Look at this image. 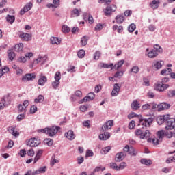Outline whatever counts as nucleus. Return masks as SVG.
I'll use <instances>...</instances> for the list:
<instances>
[{
    "mask_svg": "<svg viewBox=\"0 0 175 175\" xmlns=\"http://www.w3.org/2000/svg\"><path fill=\"white\" fill-rule=\"evenodd\" d=\"M51 44H59L61 43V40L58 37L51 38Z\"/></svg>",
    "mask_w": 175,
    "mask_h": 175,
    "instance_id": "obj_29",
    "label": "nucleus"
},
{
    "mask_svg": "<svg viewBox=\"0 0 175 175\" xmlns=\"http://www.w3.org/2000/svg\"><path fill=\"white\" fill-rule=\"evenodd\" d=\"M18 62H21L22 64H25V62H27V58L24 56H21L18 59Z\"/></svg>",
    "mask_w": 175,
    "mask_h": 175,
    "instance_id": "obj_54",
    "label": "nucleus"
},
{
    "mask_svg": "<svg viewBox=\"0 0 175 175\" xmlns=\"http://www.w3.org/2000/svg\"><path fill=\"white\" fill-rule=\"evenodd\" d=\"M135 29H136V25L134 23H131L129 27H128V31L130 33L134 32Z\"/></svg>",
    "mask_w": 175,
    "mask_h": 175,
    "instance_id": "obj_43",
    "label": "nucleus"
},
{
    "mask_svg": "<svg viewBox=\"0 0 175 175\" xmlns=\"http://www.w3.org/2000/svg\"><path fill=\"white\" fill-rule=\"evenodd\" d=\"M100 68H105V69H109V68H113V64L111 63L110 64H105V63H100Z\"/></svg>",
    "mask_w": 175,
    "mask_h": 175,
    "instance_id": "obj_39",
    "label": "nucleus"
},
{
    "mask_svg": "<svg viewBox=\"0 0 175 175\" xmlns=\"http://www.w3.org/2000/svg\"><path fill=\"white\" fill-rule=\"evenodd\" d=\"M159 0H152V2L149 3V6L153 9V10H155L159 8Z\"/></svg>",
    "mask_w": 175,
    "mask_h": 175,
    "instance_id": "obj_17",
    "label": "nucleus"
},
{
    "mask_svg": "<svg viewBox=\"0 0 175 175\" xmlns=\"http://www.w3.org/2000/svg\"><path fill=\"white\" fill-rule=\"evenodd\" d=\"M29 105V101L27 100H25L23 101V104H19L18 106V111L20 113H24L27 111V107H28Z\"/></svg>",
    "mask_w": 175,
    "mask_h": 175,
    "instance_id": "obj_8",
    "label": "nucleus"
},
{
    "mask_svg": "<svg viewBox=\"0 0 175 175\" xmlns=\"http://www.w3.org/2000/svg\"><path fill=\"white\" fill-rule=\"evenodd\" d=\"M147 142L148 143H151L152 142L154 146H157V144H159V143L162 141L159 138H153V139L149 138L148 139Z\"/></svg>",
    "mask_w": 175,
    "mask_h": 175,
    "instance_id": "obj_24",
    "label": "nucleus"
},
{
    "mask_svg": "<svg viewBox=\"0 0 175 175\" xmlns=\"http://www.w3.org/2000/svg\"><path fill=\"white\" fill-rule=\"evenodd\" d=\"M125 159V154L124 152H120L116 154L115 161L116 162H121V161H124Z\"/></svg>",
    "mask_w": 175,
    "mask_h": 175,
    "instance_id": "obj_18",
    "label": "nucleus"
},
{
    "mask_svg": "<svg viewBox=\"0 0 175 175\" xmlns=\"http://www.w3.org/2000/svg\"><path fill=\"white\" fill-rule=\"evenodd\" d=\"M47 170V167L44 166L40 167L37 171L38 172V174H40L42 173H46V171Z\"/></svg>",
    "mask_w": 175,
    "mask_h": 175,
    "instance_id": "obj_50",
    "label": "nucleus"
},
{
    "mask_svg": "<svg viewBox=\"0 0 175 175\" xmlns=\"http://www.w3.org/2000/svg\"><path fill=\"white\" fill-rule=\"evenodd\" d=\"M167 95L170 98H173V96H175V90H170Z\"/></svg>",
    "mask_w": 175,
    "mask_h": 175,
    "instance_id": "obj_64",
    "label": "nucleus"
},
{
    "mask_svg": "<svg viewBox=\"0 0 175 175\" xmlns=\"http://www.w3.org/2000/svg\"><path fill=\"white\" fill-rule=\"evenodd\" d=\"M111 150V147L110 146H107L104 148L102 149L101 150V154H107V152H109V151H110Z\"/></svg>",
    "mask_w": 175,
    "mask_h": 175,
    "instance_id": "obj_48",
    "label": "nucleus"
},
{
    "mask_svg": "<svg viewBox=\"0 0 175 175\" xmlns=\"http://www.w3.org/2000/svg\"><path fill=\"white\" fill-rule=\"evenodd\" d=\"M154 118H152L140 119L139 125L145 126V128H150V126H151V125L152 124Z\"/></svg>",
    "mask_w": 175,
    "mask_h": 175,
    "instance_id": "obj_3",
    "label": "nucleus"
},
{
    "mask_svg": "<svg viewBox=\"0 0 175 175\" xmlns=\"http://www.w3.org/2000/svg\"><path fill=\"white\" fill-rule=\"evenodd\" d=\"M135 135L137 137H139V139L144 140L146 139H148V137L151 136V132H150L148 130L143 131L142 129H138L135 131Z\"/></svg>",
    "mask_w": 175,
    "mask_h": 175,
    "instance_id": "obj_1",
    "label": "nucleus"
},
{
    "mask_svg": "<svg viewBox=\"0 0 175 175\" xmlns=\"http://www.w3.org/2000/svg\"><path fill=\"white\" fill-rule=\"evenodd\" d=\"M70 31V28H69V27L66 25H64L62 27V32H63V33H68V32Z\"/></svg>",
    "mask_w": 175,
    "mask_h": 175,
    "instance_id": "obj_37",
    "label": "nucleus"
},
{
    "mask_svg": "<svg viewBox=\"0 0 175 175\" xmlns=\"http://www.w3.org/2000/svg\"><path fill=\"white\" fill-rule=\"evenodd\" d=\"M38 144H40V141L35 137L31 138L27 143V146L29 147H38Z\"/></svg>",
    "mask_w": 175,
    "mask_h": 175,
    "instance_id": "obj_14",
    "label": "nucleus"
},
{
    "mask_svg": "<svg viewBox=\"0 0 175 175\" xmlns=\"http://www.w3.org/2000/svg\"><path fill=\"white\" fill-rule=\"evenodd\" d=\"M158 53H157V51L154 49L148 53V58H155L156 57H158Z\"/></svg>",
    "mask_w": 175,
    "mask_h": 175,
    "instance_id": "obj_23",
    "label": "nucleus"
},
{
    "mask_svg": "<svg viewBox=\"0 0 175 175\" xmlns=\"http://www.w3.org/2000/svg\"><path fill=\"white\" fill-rule=\"evenodd\" d=\"M114 125V121L112 120H108L102 126L103 132H106V131H109V129H111V127Z\"/></svg>",
    "mask_w": 175,
    "mask_h": 175,
    "instance_id": "obj_11",
    "label": "nucleus"
},
{
    "mask_svg": "<svg viewBox=\"0 0 175 175\" xmlns=\"http://www.w3.org/2000/svg\"><path fill=\"white\" fill-rule=\"evenodd\" d=\"M167 88H169V85L163 84L162 82L154 85V90H156V91H159L160 92H163V91L167 90Z\"/></svg>",
    "mask_w": 175,
    "mask_h": 175,
    "instance_id": "obj_6",
    "label": "nucleus"
},
{
    "mask_svg": "<svg viewBox=\"0 0 175 175\" xmlns=\"http://www.w3.org/2000/svg\"><path fill=\"white\" fill-rule=\"evenodd\" d=\"M103 29V25L100 23H98L95 27V31H102Z\"/></svg>",
    "mask_w": 175,
    "mask_h": 175,
    "instance_id": "obj_60",
    "label": "nucleus"
},
{
    "mask_svg": "<svg viewBox=\"0 0 175 175\" xmlns=\"http://www.w3.org/2000/svg\"><path fill=\"white\" fill-rule=\"evenodd\" d=\"M55 163H59V159L55 158V155H53L51 159V166H54Z\"/></svg>",
    "mask_w": 175,
    "mask_h": 175,
    "instance_id": "obj_32",
    "label": "nucleus"
},
{
    "mask_svg": "<svg viewBox=\"0 0 175 175\" xmlns=\"http://www.w3.org/2000/svg\"><path fill=\"white\" fill-rule=\"evenodd\" d=\"M71 16L72 17H79L80 16V13H79V9L75 8L71 12Z\"/></svg>",
    "mask_w": 175,
    "mask_h": 175,
    "instance_id": "obj_38",
    "label": "nucleus"
},
{
    "mask_svg": "<svg viewBox=\"0 0 175 175\" xmlns=\"http://www.w3.org/2000/svg\"><path fill=\"white\" fill-rule=\"evenodd\" d=\"M163 66V61H156L153 62V67L154 69H157V70L161 69Z\"/></svg>",
    "mask_w": 175,
    "mask_h": 175,
    "instance_id": "obj_20",
    "label": "nucleus"
},
{
    "mask_svg": "<svg viewBox=\"0 0 175 175\" xmlns=\"http://www.w3.org/2000/svg\"><path fill=\"white\" fill-rule=\"evenodd\" d=\"M135 125H136L135 120H131L129 124V129H133L135 128Z\"/></svg>",
    "mask_w": 175,
    "mask_h": 175,
    "instance_id": "obj_57",
    "label": "nucleus"
},
{
    "mask_svg": "<svg viewBox=\"0 0 175 175\" xmlns=\"http://www.w3.org/2000/svg\"><path fill=\"white\" fill-rule=\"evenodd\" d=\"M85 157L86 158H88V157H94V152L91 150H88L86 151Z\"/></svg>",
    "mask_w": 175,
    "mask_h": 175,
    "instance_id": "obj_59",
    "label": "nucleus"
},
{
    "mask_svg": "<svg viewBox=\"0 0 175 175\" xmlns=\"http://www.w3.org/2000/svg\"><path fill=\"white\" fill-rule=\"evenodd\" d=\"M140 162L142 165H146V166H150L152 163L151 160H147V159H142L140 160Z\"/></svg>",
    "mask_w": 175,
    "mask_h": 175,
    "instance_id": "obj_35",
    "label": "nucleus"
},
{
    "mask_svg": "<svg viewBox=\"0 0 175 175\" xmlns=\"http://www.w3.org/2000/svg\"><path fill=\"white\" fill-rule=\"evenodd\" d=\"M87 43H88V38H87V37L84 36L81 40V44L84 46H87Z\"/></svg>",
    "mask_w": 175,
    "mask_h": 175,
    "instance_id": "obj_42",
    "label": "nucleus"
},
{
    "mask_svg": "<svg viewBox=\"0 0 175 175\" xmlns=\"http://www.w3.org/2000/svg\"><path fill=\"white\" fill-rule=\"evenodd\" d=\"M143 81H144L143 83L144 85H146V87L150 86V80H148V78L144 77Z\"/></svg>",
    "mask_w": 175,
    "mask_h": 175,
    "instance_id": "obj_56",
    "label": "nucleus"
},
{
    "mask_svg": "<svg viewBox=\"0 0 175 175\" xmlns=\"http://www.w3.org/2000/svg\"><path fill=\"white\" fill-rule=\"evenodd\" d=\"M131 109H133V110H139V109H140V104L139 103L137 100H135L131 103Z\"/></svg>",
    "mask_w": 175,
    "mask_h": 175,
    "instance_id": "obj_22",
    "label": "nucleus"
},
{
    "mask_svg": "<svg viewBox=\"0 0 175 175\" xmlns=\"http://www.w3.org/2000/svg\"><path fill=\"white\" fill-rule=\"evenodd\" d=\"M157 122L158 125H162V124L165 122V119L163 118V116H160L157 117Z\"/></svg>",
    "mask_w": 175,
    "mask_h": 175,
    "instance_id": "obj_41",
    "label": "nucleus"
},
{
    "mask_svg": "<svg viewBox=\"0 0 175 175\" xmlns=\"http://www.w3.org/2000/svg\"><path fill=\"white\" fill-rule=\"evenodd\" d=\"M109 166H110L111 169H114L115 170L118 171V166L117 165V163H111L109 164Z\"/></svg>",
    "mask_w": 175,
    "mask_h": 175,
    "instance_id": "obj_58",
    "label": "nucleus"
},
{
    "mask_svg": "<svg viewBox=\"0 0 175 175\" xmlns=\"http://www.w3.org/2000/svg\"><path fill=\"white\" fill-rule=\"evenodd\" d=\"M165 129L167 131H172V129H175V119H169L168 121L165 122Z\"/></svg>",
    "mask_w": 175,
    "mask_h": 175,
    "instance_id": "obj_7",
    "label": "nucleus"
},
{
    "mask_svg": "<svg viewBox=\"0 0 175 175\" xmlns=\"http://www.w3.org/2000/svg\"><path fill=\"white\" fill-rule=\"evenodd\" d=\"M122 76H124V71H118L114 75L116 79H121Z\"/></svg>",
    "mask_w": 175,
    "mask_h": 175,
    "instance_id": "obj_44",
    "label": "nucleus"
},
{
    "mask_svg": "<svg viewBox=\"0 0 175 175\" xmlns=\"http://www.w3.org/2000/svg\"><path fill=\"white\" fill-rule=\"evenodd\" d=\"M77 55L79 58H84V55H85V51L83 49H81L78 51Z\"/></svg>",
    "mask_w": 175,
    "mask_h": 175,
    "instance_id": "obj_45",
    "label": "nucleus"
},
{
    "mask_svg": "<svg viewBox=\"0 0 175 175\" xmlns=\"http://www.w3.org/2000/svg\"><path fill=\"white\" fill-rule=\"evenodd\" d=\"M120 90H121V85L119 83H115L113 85V89L111 92V96H118V94H120Z\"/></svg>",
    "mask_w": 175,
    "mask_h": 175,
    "instance_id": "obj_12",
    "label": "nucleus"
},
{
    "mask_svg": "<svg viewBox=\"0 0 175 175\" xmlns=\"http://www.w3.org/2000/svg\"><path fill=\"white\" fill-rule=\"evenodd\" d=\"M44 142L47 144V146H51V145L54 143L53 139H46L44 140Z\"/></svg>",
    "mask_w": 175,
    "mask_h": 175,
    "instance_id": "obj_63",
    "label": "nucleus"
},
{
    "mask_svg": "<svg viewBox=\"0 0 175 175\" xmlns=\"http://www.w3.org/2000/svg\"><path fill=\"white\" fill-rule=\"evenodd\" d=\"M59 0H53V4L55 8H57L59 6Z\"/></svg>",
    "mask_w": 175,
    "mask_h": 175,
    "instance_id": "obj_62",
    "label": "nucleus"
},
{
    "mask_svg": "<svg viewBox=\"0 0 175 175\" xmlns=\"http://www.w3.org/2000/svg\"><path fill=\"white\" fill-rule=\"evenodd\" d=\"M140 68L137 66H133L132 68L129 70V73H135V75H137L139 72Z\"/></svg>",
    "mask_w": 175,
    "mask_h": 175,
    "instance_id": "obj_34",
    "label": "nucleus"
},
{
    "mask_svg": "<svg viewBox=\"0 0 175 175\" xmlns=\"http://www.w3.org/2000/svg\"><path fill=\"white\" fill-rule=\"evenodd\" d=\"M125 18L124 17V15H117L116 17V21L117 24H122Z\"/></svg>",
    "mask_w": 175,
    "mask_h": 175,
    "instance_id": "obj_25",
    "label": "nucleus"
},
{
    "mask_svg": "<svg viewBox=\"0 0 175 175\" xmlns=\"http://www.w3.org/2000/svg\"><path fill=\"white\" fill-rule=\"evenodd\" d=\"M110 133L104 131V133L99 135L98 139L103 141L109 140V139H110Z\"/></svg>",
    "mask_w": 175,
    "mask_h": 175,
    "instance_id": "obj_15",
    "label": "nucleus"
},
{
    "mask_svg": "<svg viewBox=\"0 0 175 175\" xmlns=\"http://www.w3.org/2000/svg\"><path fill=\"white\" fill-rule=\"evenodd\" d=\"M164 136L167 137V139H172L173 137V133L172 131H164Z\"/></svg>",
    "mask_w": 175,
    "mask_h": 175,
    "instance_id": "obj_49",
    "label": "nucleus"
},
{
    "mask_svg": "<svg viewBox=\"0 0 175 175\" xmlns=\"http://www.w3.org/2000/svg\"><path fill=\"white\" fill-rule=\"evenodd\" d=\"M142 107L143 110H150V109H151V103L144 104Z\"/></svg>",
    "mask_w": 175,
    "mask_h": 175,
    "instance_id": "obj_53",
    "label": "nucleus"
},
{
    "mask_svg": "<svg viewBox=\"0 0 175 175\" xmlns=\"http://www.w3.org/2000/svg\"><path fill=\"white\" fill-rule=\"evenodd\" d=\"M60 82L58 81H55L52 82V87L53 90H57V88L59 87Z\"/></svg>",
    "mask_w": 175,
    "mask_h": 175,
    "instance_id": "obj_46",
    "label": "nucleus"
},
{
    "mask_svg": "<svg viewBox=\"0 0 175 175\" xmlns=\"http://www.w3.org/2000/svg\"><path fill=\"white\" fill-rule=\"evenodd\" d=\"M126 167V163L125 162H122L120 163L119 166H118V170H122Z\"/></svg>",
    "mask_w": 175,
    "mask_h": 175,
    "instance_id": "obj_47",
    "label": "nucleus"
},
{
    "mask_svg": "<svg viewBox=\"0 0 175 175\" xmlns=\"http://www.w3.org/2000/svg\"><path fill=\"white\" fill-rule=\"evenodd\" d=\"M36 78V75L34 73H28L22 77V81H32L33 80H35Z\"/></svg>",
    "mask_w": 175,
    "mask_h": 175,
    "instance_id": "obj_9",
    "label": "nucleus"
},
{
    "mask_svg": "<svg viewBox=\"0 0 175 175\" xmlns=\"http://www.w3.org/2000/svg\"><path fill=\"white\" fill-rule=\"evenodd\" d=\"M19 38L22 40H24L25 42H28L29 40H31V35L28 33H22L20 34Z\"/></svg>",
    "mask_w": 175,
    "mask_h": 175,
    "instance_id": "obj_19",
    "label": "nucleus"
},
{
    "mask_svg": "<svg viewBox=\"0 0 175 175\" xmlns=\"http://www.w3.org/2000/svg\"><path fill=\"white\" fill-rule=\"evenodd\" d=\"M124 62H125L124 60H120L118 62V63L112 67V69H116V70H118V69H120V68H121V66L124 65Z\"/></svg>",
    "mask_w": 175,
    "mask_h": 175,
    "instance_id": "obj_26",
    "label": "nucleus"
},
{
    "mask_svg": "<svg viewBox=\"0 0 175 175\" xmlns=\"http://www.w3.org/2000/svg\"><path fill=\"white\" fill-rule=\"evenodd\" d=\"M24 47V45L23 43L17 44L14 46V51H23V49Z\"/></svg>",
    "mask_w": 175,
    "mask_h": 175,
    "instance_id": "obj_33",
    "label": "nucleus"
},
{
    "mask_svg": "<svg viewBox=\"0 0 175 175\" xmlns=\"http://www.w3.org/2000/svg\"><path fill=\"white\" fill-rule=\"evenodd\" d=\"M65 137L68 139V140H75V138L76 137L75 136V133L72 130H69L67 133L64 134Z\"/></svg>",
    "mask_w": 175,
    "mask_h": 175,
    "instance_id": "obj_16",
    "label": "nucleus"
},
{
    "mask_svg": "<svg viewBox=\"0 0 175 175\" xmlns=\"http://www.w3.org/2000/svg\"><path fill=\"white\" fill-rule=\"evenodd\" d=\"M55 81H59L61 80V72H56L55 74Z\"/></svg>",
    "mask_w": 175,
    "mask_h": 175,
    "instance_id": "obj_51",
    "label": "nucleus"
},
{
    "mask_svg": "<svg viewBox=\"0 0 175 175\" xmlns=\"http://www.w3.org/2000/svg\"><path fill=\"white\" fill-rule=\"evenodd\" d=\"M95 98V94L94 92L89 93L87 96L79 101V103H84L85 102H90V100H94Z\"/></svg>",
    "mask_w": 175,
    "mask_h": 175,
    "instance_id": "obj_13",
    "label": "nucleus"
},
{
    "mask_svg": "<svg viewBox=\"0 0 175 175\" xmlns=\"http://www.w3.org/2000/svg\"><path fill=\"white\" fill-rule=\"evenodd\" d=\"M157 136L158 139H159L162 142V139L165 137V131L164 130H160L157 131Z\"/></svg>",
    "mask_w": 175,
    "mask_h": 175,
    "instance_id": "obj_30",
    "label": "nucleus"
},
{
    "mask_svg": "<svg viewBox=\"0 0 175 175\" xmlns=\"http://www.w3.org/2000/svg\"><path fill=\"white\" fill-rule=\"evenodd\" d=\"M100 52L99 51H97L95 52L94 55V59H99L100 57Z\"/></svg>",
    "mask_w": 175,
    "mask_h": 175,
    "instance_id": "obj_61",
    "label": "nucleus"
},
{
    "mask_svg": "<svg viewBox=\"0 0 175 175\" xmlns=\"http://www.w3.org/2000/svg\"><path fill=\"white\" fill-rule=\"evenodd\" d=\"M172 162H175V154L166 160V163H172Z\"/></svg>",
    "mask_w": 175,
    "mask_h": 175,
    "instance_id": "obj_55",
    "label": "nucleus"
},
{
    "mask_svg": "<svg viewBox=\"0 0 175 175\" xmlns=\"http://www.w3.org/2000/svg\"><path fill=\"white\" fill-rule=\"evenodd\" d=\"M83 125L85 128H91V121L90 120H86L83 122Z\"/></svg>",
    "mask_w": 175,
    "mask_h": 175,
    "instance_id": "obj_52",
    "label": "nucleus"
},
{
    "mask_svg": "<svg viewBox=\"0 0 175 175\" xmlns=\"http://www.w3.org/2000/svg\"><path fill=\"white\" fill-rule=\"evenodd\" d=\"M6 20L8 23H10V24H13V23H14V21L16 20V17L13 15L8 14L6 16Z\"/></svg>",
    "mask_w": 175,
    "mask_h": 175,
    "instance_id": "obj_31",
    "label": "nucleus"
},
{
    "mask_svg": "<svg viewBox=\"0 0 175 175\" xmlns=\"http://www.w3.org/2000/svg\"><path fill=\"white\" fill-rule=\"evenodd\" d=\"M153 47V50H155L156 53H157L158 55L162 54V53H163V49L161 47L159 44H154Z\"/></svg>",
    "mask_w": 175,
    "mask_h": 175,
    "instance_id": "obj_27",
    "label": "nucleus"
},
{
    "mask_svg": "<svg viewBox=\"0 0 175 175\" xmlns=\"http://www.w3.org/2000/svg\"><path fill=\"white\" fill-rule=\"evenodd\" d=\"M44 100V96L43 95H39L36 98L34 99L35 103H42Z\"/></svg>",
    "mask_w": 175,
    "mask_h": 175,
    "instance_id": "obj_36",
    "label": "nucleus"
},
{
    "mask_svg": "<svg viewBox=\"0 0 175 175\" xmlns=\"http://www.w3.org/2000/svg\"><path fill=\"white\" fill-rule=\"evenodd\" d=\"M47 82V77L46 76L41 75L40 79H38V85H44Z\"/></svg>",
    "mask_w": 175,
    "mask_h": 175,
    "instance_id": "obj_21",
    "label": "nucleus"
},
{
    "mask_svg": "<svg viewBox=\"0 0 175 175\" xmlns=\"http://www.w3.org/2000/svg\"><path fill=\"white\" fill-rule=\"evenodd\" d=\"M124 152H127L129 155H131V157H136L137 155V150L133 148V146H129L126 145L124 148Z\"/></svg>",
    "mask_w": 175,
    "mask_h": 175,
    "instance_id": "obj_4",
    "label": "nucleus"
},
{
    "mask_svg": "<svg viewBox=\"0 0 175 175\" xmlns=\"http://www.w3.org/2000/svg\"><path fill=\"white\" fill-rule=\"evenodd\" d=\"M32 6H33V5L32 4V3H31V2L27 3L23 8V9L21 10V11H20V14H21V16H24V14H25V13H27V12H29V10H31V9H32Z\"/></svg>",
    "mask_w": 175,
    "mask_h": 175,
    "instance_id": "obj_10",
    "label": "nucleus"
},
{
    "mask_svg": "<svg viewBox=\"0 0 175 175\" xmlns=\"http://www.w3.org/2000/svg\"><path fill=\"white\" fill-rule=\"evenodd\" d=\"M11 133L12 135V136H14V137H18V136H20V133L18 131H17V129H16V127L14 126H11Z\"/></svg>",
    "mask_w": 175,
    "mask_h": 175,
    "instance_id": "obj_28",
    "label": "nucleus"
},
{
    "mask_svg": "<svg viewBox=\"0 0 175 175\" xmlns=\"http://www.w3.org/2000/svg\"><path fill=\"white\" fill-rule=\"evenodd\" d=\"M116 10H117V5H111L106 7L104 13L106 16H111L112 13H114Z\"/></svg>",
    "mask_w": 175,
    "mask_h": 175,
    "instance_id": "obj_5",
    "label": "nucleus"
},
{
    "mask_svg": "<svg viewBox=\"0 0 175 175\" xmlns=\"http://www.w3.org/2000/svg\"><path fill=\"white\" fill-rule=\"evenodd\" d=\"M8 58L10 61H13V59H14V57H15V54L14 52H13L12 51L10 50L8 51Z\"/></svg>",
    "mask_w": 175,
    "mask_h": 175,
    "instance_id": "obj_40",
    "label": "nucleus"
},
{
    "mask_svg": "<svg viewBox=\"0 0 175 175\" xmlns=\"http://www.w3.org/2000/svg\"><path fill=\"white\" fill-rule=\"evenodd\" d=\"M46 135H49L50 137H53V136H55L56 133H58V131L61 129L59 126H53L51 127H46Z\"/></svg>",
    "mask_w": 175,
    "mask_h": 175,
    "instance_id": "obj_2",
    "label": "nucleus"
}]
</instances>
